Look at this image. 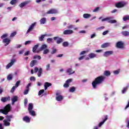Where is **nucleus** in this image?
<instances>
[{"label":"nucleus","instance_id":"nucleus-31","mask_svg":"<svg viewBox=\"0 0 129 129\" xmlns=\"http://www.w3.org/2000/svg\"><path fill=\"white\" fill-rule=\"evenodd\" d=\"M109 46V43H105L101 45V48H106Z\"/></svg>","mask_w":129,"mask_h":129},{"label":"nucleus","instance_id":"nucleus-57","mask_svg":"<svg viewBox=\"0 0 129 129\" xmlns=\"http://www.w3.org/2000/svg\"><path fill=\"white\" fill-rule=\"evenodd\" d=\"M30 80L31 81H36V78L35 77H31Z\"/></svg>","mask_w":129,"mask_h":129},{"label":"nucleus","instance_id":"nucleus-1","mask_svg":"<svg viewBox=\"0 0 129 129\" xmlns=\"http://www.w3.org/2000/svg\"><path fill=\"white\" fill-rule=\"evenodd\" d=\"M104 80H105V77L103 76H101L97 77L92 83L93 88L94 89L96 88V87H97V85L102 84V83H103V82H104Z\"/></svg>","mask_w":129,"mask_h":129},{"label":"nucleus","instance_id":"nucleus-35","mask_svg":"<svg viewBox=\"0 0 129 129\" xmlns=\"http://www.w3.org/2000/svg\"><path fill=\"white\" fill-rule=\"evenodd\" d=\"M76 89L75 88V87H72L70 88L69 92L73 93V92H74V91H75Z\"/></svg>","mask_w":129,"mask_h":129},{"label":"nucleus","instance_id":"nucleus-43","mask_svg":"<svg viewBox=\"0 0 129 129\" xmlns=\"http://www.w3.org/2000/svg\"><path fill=\"white\" fill-rule=\"evenodd\" d=\"M16 4H17V0H12L10 2V4L14 5H16Z\"/></svg>","mask_w":129,"mask_h":129},{"label":"nucleus","instance_id":"nucleus-46","mask_svg":"<svg viewBox=\"0 0 129 129\" xmlns=\"http://www.w3.org/2000/svg\"><path fill=\"white\" fill-rule=\"evenodd\" d=\"M52 41H53V39L51 38H47V42L48 44H50V43H52Z\"/></svg>","mask_w":129,"mask_h":129},{"label":"nucleus","instance_id":"nucleus-4","mask_svg":"<svg viewBox=\"0 0 129 129\" xmlns=\"http://www.w3.org/2000/svg\"><path fill=\"white\" fill-rule=\"evenodd\" d=\"M127 5V3H126L125 2L123 1H120L115 4V7L116 8H117L118 9H121V8H123L125 7Z\"/></svg>","mask_w":129,"mask_h":129},{"label":"nucleus","instance_id":"nucleus-14","mask_svg":"<svg viewBox=\"0 0 129 129\" xmlns=\"http://www.w3.org/2000/svg\"><path fill=\"white\" fill-rule=\"evenodd\" d=\"M54 40H57V39H58V40L56 41V43L57 44H61V43H62V42H63V39L62 38H58V37H54L53 38Z\"/></svg>","mask_w":129,"mask_h":129},{"label":"nucleus","instance_id":"nucleus-17","mask_svg":"<svg viewBox=\"0 0 129 129\" xmlns=\"http://www.w3.org/2000/svg\"><path fill=\"white\" fill-rule=\"evenodd\" d=\"M29 1H25L24 2H23L19 5V7L20 8H24V7H26V6H27V5L29 4Z\"/></svg>","mask_w":129,"mask_h":129},{"label":"nucleus","instance_id":"nucleus-60","mask_svg":"<svg viewBox=\"0 0 129 129\" xmlns=\"http://www.w3.org/2000/svg\"><path fill=\"white\" fill-rule=\"evenodd\" d=\"M30 54V51H27L25 53H24V56H29Z\"/></svg>","mask_w":129,"mask_h":129},{"label":"nucleus","instance_id":"nucleus-7","mask_svg":"<svg viewBox=\"0 0 129 129\" xmlns=\"http://www.w3.org/2000/svg\"><path fill=\"white\" fill-rule=\"evenodd\" d=\"M56 95V100H57V101H61V100H63V96L60 95V93L57 92Z\"/></svg>","mask_w":129,"mask_h":129},{"label":"nucleus","instance_id":"nucleus-48","mask_svg":"<svg viewBox=\"0 0 129 129\" xmlns=\"http://www.w3.org/2000/svg\"><path fill=\"white\" fill-rule=\"evenodd\" d=\"M108 23H109L110 24H114V23H116V20H109L108 21Z\"/></svg>","mask_w":129,"mask_h":129},{"label":"nucleus","instance_id":"nucleus-53","mask_svg":"<svg viewBox=\"0 0 129 129\" xmlns=\"http://www.w3.org/2000/svg\"><path fill=\"white\" fill-rule=\"evenodd\" d=\"M109 32V31H108V30L105 31L103 32L102 35L103 36H105V35H107V34H108Z\"/></svg>","mask_w":129,"mask_h":129},{"label":"nucleus","instance_id":"nucleus-55","mask_svg":"<svg viewBox=\"0 0 129 129\" xmlns=\"http://www.w3.org/2000/svg\"><path fill=\"white\" fill-rule=\"evenodd\" d=\"M28 93H29V89L25 90L24 92V95H27V94H28Z\"/></svg>","mask_w":129,"mask_h":129},{"label":"nucleus","instance_id":"nucleus-32","mask_svg":"<svg viewBox=\"0 0 129 129\" xmlns=\"http://www.w3.org/2000/svg\"><path fill=\"white\" fill-rule=\"evenodd\" d=\"M104 75H105V76H110V72L109 71H104Z\"/></svg>","mask_w":129,"mask_h":129},{"label":"nucleus","instance_id":"nucleus-54","mask_svg":"<svg viewBox=\"0 0 129 129\" xmlns=\"http://www.w3.org/2000/svg\"><path fill=\"white\" fill-rule=\"evenodd\" d=\"M8 37V34H5L1 36V39H5V38H7Z\"/></svg>","mask_w":129,"mask_h":129},{"label":"nucleus","instance_id":"nucleus-56","mask_svg":"<svg viewBox=\"0 0 129 129\" xmlns=\"http://www.w3.org/2000/svg\"><path fill=\"white\" fill-rule=\"evenodd\" d=\"M16 35H17V32H14L11 33L10 37H15V36H16Z\"/></svg>","mask_w":129,"mask_h":129},{"label":"nucleus","instance_id":"nucleus-38","mask_svg":"<svg viewBox=\"0 0 129 129\" xmlns=\"http://www.w3.org/2000/svg\"><path fill=\"white\" fill-rule=\"evenodd\" d=\"M69 45V43H68V42L67 41H64L63 43H62V46L63 47H67Z\"/></svg>","mask_w":129,"mask_h":129},{"label":"nucleus","instance_id":"nucleus-63","mask_svg":"<svg viewBox=\"0 0 129 129\" xmlns=\"http://www.w3.org/2000/svg\"><path fill=\"white\" fill-rule=\"evenodd\" d=\"M38 71H39V68L36 67L34 69V72L35 73H37V72H38Z\"/></svg>","mask_w":129,"mask_h":129},{"label":"nucleus","instance_id":"nucleus-15","mask_svg":"<svg viewBox=\"0 0 129 129\" xmlns=\"http://www.w3.org/2000/svg\"><path fill=\"white\" fill-rule=\"evenodd\" d=\"M124 44L121 41H118L116 43V47L117 48H123Z\"/></svg>","mask_w":129,"mask_h":129},{"label":"nucleus","instance_id":"nucleus-19","mask_svg":"<svg viewBox=\"0 0 129 129\" xmlns=\"http://www.w3.org/2000/svg\"><path fill=\"white\" fill-rule=\"evenodd\" d=\"M88 56L90 59H93V58H96V56H97V55L94 53H90Z\"/></svg>","mask_w":129,"mask_h":129},{"label":"nucleus","instance_id":"nucleus-30","mask_svg":"<svg viewBox=\"0 0 129 129\" xmlns=\"http://www.w3.org/2000/svg\"><path fill=\"white\" fill-rule=\"evenodd\" d=\"M90 17H91V15L89 14H84L83 15V18H84V19H89Z\"/></svg>","mask_w":129,"mask_h":129},{"label":"nucleus","instance_id":"nucleus-5","mask_svg":"<svg viewBox=\"0 0 129 129\" xmlns=\"http://www.w3.org/2000/svg\"><path fill=\"white\" fill-rule=\"evenodd\" d=\"M71 82H72V79H69L67 80L65 83L63 84V87L64 88H68V87L70 86V83H71Z\"/></svg>","mask_w":129,"mask_h":129},{"label":"nucleus","instance_id":"nucleus-21","mask_svg":"<svg viewBox=\"0 0 129 129\" xmlns=\"http://www.w3.org/2000/svg\"><path fill=\"white\" fill-rule=\"evenodd\" d=\"M39 48V44L35 45L32 48V51L33 53H39V51H37V49Z\"/></svg>","mask_w":129,"mask_h":129},{"label":"nucleus","instance_id":"nucleus-47","mask_svg":"<svg viewBox=\"0 0 129 129\" xmlns=\"http://www.w3.org/2000/svg\"><path fill=\"white\" fill-rule=\"evenodd\" d=\"M90 51V49H88V50H87V51H82V52L80 53V55H84V54H86V53L87 52H89Z\"/></svg>","mask_w":129,"mask_h":129},{"label":"nucleus","instance_id":"nucleus-40","mask_svg":"<svg viewBox=\"0 0 129 129\" xmlns=\"http://www.w3.org/2000/svg\"><path fill=\"white\" fill-rule=\"evenodd\" d=\"M16 88H17V87L15 86H14L12 88L11 90V93H14V92H15V91L16 90Z\"/></svg>","mask_w":129,"mask_h":129},{"label":"nucleus","instance_id":"nucleus-28","mask_svg":"<svg viewBox=\"0 0 129 129\" xmlns=\"http://www.w3.org/2000/svg\"><path fill=\"white\" fill-rule=\"evenodd\" d=\"M33 107H34V106L33 105V104L32 103H30L28 105V111L30 110H33Z\"/></svg>","mask_w":129,"mask_h":129},{"label":"nucleus","instance_id":"nucleus-42","mask_svg":"<svg viewBox=\"0 0 129 129\" xmlns=\"http://www.w3.org/2000/svg\"><path fill=\"white\" fill-rule=\"evenodd\" d=\"M7 79L9 81H11V80L13 79V76H12V75H8V76L7 77Z\"/></svg>","mask_w":129,"mask_h":129},{"label":"nucleus","instance_id":"nucleus-2","mask_svg":"<svg viewBox=\"0 0 129 129\" xmlns=\"http://www.w3.org/2000/svg\"><path fill=\"white\" fill-rule=\"evenodd\" d=\"M11 109H12L11 104H8L3 109H0V112L1 113H3V114L7 115V114H9L10 111H11Z\"/></svg>","mask_w":129,"mask_h":129},{"label":"nucleus","instance_id":"nucleus-52","mask_svg":"<svg viewBox=\"0 0 129 129\" xmlns=\"http://www.w3.org/2000/svg\"><path fill=\"white\" fill-rule=\"evenodd\" d=\"M99 7H96L94 10H93V12L94 13H96V12H98L99 11Z\"/></svg>","mask_w":129,"mask_h":129},{"label":"nucleus","instance_id":"nucleus-10","mask_svg":"<svg viewBox=\"0 0 129 129\" xmlns=\"http://www.w3.org/2000/svg\"><path fill=\"white\" fill-rule=\"evenodd\" d=\"M113 54V51L112 50L105 51L104 54V57H108V56L110 55H112Z\"/></svg>","mask_w":129,"mask_h":129},{"label":"nucleus","instance_id":"nucleus-50","mask_svg":"<svg viewBox=\"0 0 129 129\" xmlns=\"http://www.w3.org/2000/svg\"><path fill=\"white\" fill-rule=\"evenodd\" d=\"M31 43H32V41L31 40L27 41L25 42L24 45H30V44H31Z\"/></svg>","mask_w":129,"mask_h":129},{"label":"nucleus","instance_id":"nucleus-16","mask_svg":"<svg viewBox=\"0 0 129 129\" xmlns=\"http://www.w3.org/2000/svg\"><path fill=\"white\" fill-rule=\"evenodd\" d=\"M23 121H25V122L29 123L31 121V118H30L29 116L26 115L23 118Z\"/></svg>","mask_w":129,"mask_h":129},{"label":"nucleus","instance_id":"nucleus-12","mask_svg":"<svg viewBox=\"0 0 129 129\" xmlns=\"http://www.w3.org/2000/svg\"><path fill=\"white\" fill-rule=\"evenodd\" d=\"M63 35H71L73 34V30H66L63 32Z\"/></svg>","mask_w":129,"mask_h":129},{"label":"nucleus","instance_id":"nucleus-9","mask_svg":"<svg viewBox=\"0 0 129 129\" xmlns=\"http://www.w3.org/2000/svg\"><path fill=\"white\" fill-rule=\"evenodd\" d=\"M36 24L37 23L36 22H34L32 25H30V26L29 27V28L27 31V34L30 33V32H31V31H33V29H34V28H35V26H36Z\"/></svg>","mask_w":129,"mask_h":129},{"label":"nucleus","instance_id":"nucleus-23","mask_svg":"<svg viewBox=\"0 0 129 129\" xmlns=\"http://www.w3.org/2000/svg\"><path fill=\"white\" fill-rule=\"evenodd\" d=\"M18 101V96H14L12 98V104H15V102H17Z\"/></svg>","mask_w":129,"mask_h":129},{"label":"nucleus","instance_id":"nucleus-18","mask_svg":"<svg viewBox=\"0 0 129 129\" xmlns=\"http://www.w3.org/2000/svg\"><path fill=\"white\" fill-rule=\"evenodd\" d=\"M3 43H5V46H8L11 43V40L9 38H5L3 40Z\"/></svg>","mask_w":129,"mask_h":129},{"label":"nucleus","instance_id":"nucleus-20","mask_svg":"<svg viewBox=\"0 0 129 129\" xmlns=\"http://www.w3.org/2000/svg\"><path fill=\"white\" fill-rule=\"evenodd\" d=\"M50 86H52V84L49 82H45L44 83V90H47V89H48V87H50Z\"/></svg>","mask_w":129,"mask_h":129},{"label":"nucleus","instance_id":"nucleus-13","mask_svg":"<svg viewBox=\"0 0 129 129\" xmlns=\"http://www.w3.org/2000/svg\"><path fill=\"white\" fill-rule=\"evenodd\" d=\"M108 119V116L107 115L105 116V118L102 121L100 122L99 123V126L100 127L103 123H104L105 122H106Z\"/></svg>","mask_w":129,"mask_h":129},{"label":"nucleus","instance_id":"nucleus-64","mask_svg":"<svg viewBox=\"0 0 129 129\" xmlns=\"http://www.w3.org/2000/svg\"><path fill=\"white\" fill-rule=\"evenodd\" d=\"M24 51H25V50H24V49H22V50L19 51L20 55H22V54H23V53H24Z\"/></svg>","mask_w":129,"mask_h":129},{"label":"nucleus","instance_id":"nucleus-3","mask_svg":"<svg viewBox=\"0 0 129 129\" xmlns=\"http://www.w3.org/2000/svg\"><path fill=\"white\" fill-rule=\"evenodd\" d=\"M47 47H48V46L47 45L42 44L39 49V51H43V50H44L43 52V54H48V53L50 52V50H49V49H47Z\"/></svg>","mask_w":129,"mask_h":129},{"label":"nucleus","instance_id":"nucleus-59","mask_svg":"<svg viewBox=\"0 0 129 129\" xmlns=\"http://www.w3.org/2000/svg\"><path fill=\"white\" fill-rule=\"evenodd\" d=\"M85 57V55H82L79 58V60L80 61H81V60H83V59H84Z\"/></svg>","mask_w":129,"mask_h":129},{"label":"nucleus","instance_id":"nucleus-44","mask_svg":"<svg viewBox=\"0 0 129 129\" xmlns=\"http://www.w3.org/2000/svg\"><path fill=\"white\" fill-rule=\"evenodd\" d=\"M38 59V60H40V59H41L42 57H41V56L40 55H34L33 57V59Z\"/></svg>","mask_w":129,"mask_h":129},{"label":"nucleus","instance_id":"nucleus-61","mask_svg":"<svg viewBox=\"0 0 129 129\" xmlns=\"http://www.w3.org/2000/svg\"><path fill=\"white\" fill-rule=\"evenodd\" d=\"M57 52V49H54L52 50V51L51 52V54H55Z\"/></svg>","mask_w":129,"mask_h":129},{"label":"nucleus","instance_id":"nucleus-41","mask_svg":"<svg viewBox=\"0 0 129 129\" xmlns=\"http://www.w3.org/2000/svg\"><path fill=\"white\" fill-rule=\"evenodd\" d=\"M127 88H128V86H127L126 87L124 88L122 91V93H125V92L127 90Z\"/></svg>","mask_w":129,"mask_h":129},{"label":"nucleus","instance_id":"nucleus-45","mask_svg":"<svg viewBox=\"0 0 129 129\" xmlns=\"http://www.w3.org/2000/svg\"><path fill=\"white\" fill-rule=\"evenodd\" d=\"M119 72H120V71L119 70H115L113 72L114 74L115 75H117V74H119Z\"/></svg>","mask_w":129,"mask_h":129},{"label":"nucleus","instance_id":"nucleus-8","mask_svg":"<svg viewBox=\"0 0 129 129\" xmlns=\"http://www.w3.org/2000/svg\"><path fill=\"white\" fill-rule=\"evenodd\" d=\"M16 62V59H11V62L6 66V69H9L14 65V63Z\"/></svg>","mask_w":129,"mask_h":129},{"label":"nucleus","instance_id":"nucleus-6","mask_svg":"<svg viewBox=\"0 0 129 129\" xmlns=\"http://www.w3.org/2000/svg\"><path fill=\"white\" fill-rule=\"evenodd\" d=\"M46 14L47 15H50V14L53 15L54 14H58V11H57L56 9H50L49 11H48L46 13Z\"/></svg>","mask_w":129,"mask_h":129},{"label":"nucleus","instance_id":"nucleus-58","mask_svg":"<svg viewBox=\"0 0 129 129\" xmlns=\"http://www.w3.org/2000/svg\"><path fill=\"white\" fill-rule=\"evenodd\" d=\"M27 104H28V99H24V105H25V106H27Z\"/></svg>","mask_w":129,"mask_h":129},{"label":"nucleus","instance_id":"nucleus-11","mask_svg":"<svg viewBox=\"0 0 129 129\" xmlns=\"http://www.w3.org/2000/svg\"><path fill=\"white\" fill-rule=\"evenodd\" d=\"M6 119L5 120H7V121H9V122L12 121V118H14V116L13 115H7L5 116Z\"/></svg>","mask_w":129,"mask_h":129},{"label":"nucleus","instance_id":"nucleus-24","mask_svg":"<svg viewBox=\"0 0 129 129\" xmlns=\"http://www.w3.org/2000/svg\"><path fill=\"white\" fill-rule=\"evenodd\" d=\"M37 62L38 61L36 60H32L30 64V67H34V66H35V65H36V64H37Z\"/></svg>","mask_w":129,"mask_h":129},{"label":"nucleus","instance_id":"nucleus-36","mask_svg":"<svg viewBox=\"0 0 129 129\" xmlns=\"http://www.w3.org/2000/svg\"><path fill=\"white\" fill-rule=\"evenodd\" d=\"M123 20L125 22L126 21H129V16H126L123 18Z\"/></svg>","mask_w":129,"mask_h":129},{"label":"nucleus","instance_id":"nucleus-34","mask_svg":"<svg viewBox=\"0 0 129 129\" xmlns=\"http://www.w3.org/2000/svg\"><path fill=\"white\" fill-rule=\"evenodd\" d=\"M29 112L31 115H32L33 116H35L36 115V113H35L34 111L33 110H31L29 111Z\"/></svg>","mask_w":129,"mask_h":129},{"label":"nucleus","instance_id":"nucleus-62","mask_svg":"<svg viewBox=\"0 0 129 129\" xmlns=\"http://www.w3.org/2000/svg\"><path fill=\"white\" fill-rule=\"evenodd\" d=\"M46 70L47 71H49V70H50V64H48L46 66Z\"/></svg>","mask_w":129,"mask_h":129},{"label":"nucleus","instance_id":"nucleus-25","mask_svg":"<svg viewBox=\"0 0 129 129\" xmlns=\"http://www.w3.org/2000/svg\"><path fill=\"white\" fill-rule=\"evenodd\" d=\"M67 73H69V75H71V74H74V73H75V71H73L72 70V69L69 68L67 71Z\"/></svg>","mask_w":129,"mask_h":129},{"label":"nucleus","instance_id":"nucleus-29","mask_svg":"<svg viewBox=\"0 0 129 129\" xmlns=\"http://www.w3.org/2000/svg\"><path fill=\"white\" fill-rule=\"evenodd\" d=\"M40 22L41 25H43L45 24V23H46V18H42L41 19H40Z\"/></svg>","mask_w":129,"mask_h":129},{"label":"nucleus","instance_id":"nucleus-39","mask_svg":"<svg viewBox=\"0 0 129 129\" xmlns=\"http://www.w3.org/2000/svg\"><path fill=\"white\" fill-rule=\"evenodd\" d=\"M45 92V90L42 89V90H40L39 92H38V95H42V94H43V93Z\"/></svg>","mask_w":129,"mask_h":129},{"label":"nucleus","instance_id":"nucleus-22","mask_svg":"<svg viewBox=\"0 0 129 129\" xmlns=\"http://www.w3.org/2000/svg\"><path fill=\"white\" fill-rule=\"evenodd\" d=\"M10 99H11V97H10V96L7 97H2L1 99V101H2V102H7V101H8V100H10Z\"/></svg>","mask_w":129,"mask_h":129},{"label":"nucleus","instance_id":"nucleus-51","mask_svg":"<svg viewBox=\"0 0 129 129\" xmlns=\"http://www.w3.org/2000/svg\"><path fill=\"white\" fill-rule=\"evenodd\" d=\"M20 83H21V81H18L15 84V87L16 88L18 87Z\"/></svg>","mask_w":129,"mask_h":129},{"label":"nucleus","instance_id":"nucleus-27","mask_svg":"<svg viewBox=\"0 0 129 129\" xmlns=\"http://www.w3.org/2000/svg\"><path fill=\"white\" fill-rule=\"evenodd\" d=\"M121 34L123 36H124L125 37H127V36H129V32L127 31H124L121 32Z\"/></svg>","mask_w":129,"mask_h":129},{"label":"nucleus","instance_id":"nucleus-26","mask_svg":"<svg viewBox=\"0 0 129 129\" xmlns=\"http://www.w3.org/2000/svg\"><path fill=\"white\" fill-rule=\"evenodd\" d=\"M3 122L4 123V125H5V126H10L11 125V123L10 122H9V121L4 120Z\"/></svg>","mask_w":129,"mask_h":129},{"label":"nucleus","instance_id":"nucleus-33","mask_svg":"<svg viewBox=\"0 0 129 129\" xmlns=\"http://www.w3.org/2000/svg\"><path fill=\"white\" fill-rule=\"evenodd\" d=\"M42 68L39 69V70H38V77H41V75H42Z\"/></svg>","mask_w":129,"mask_h":129},{"label":"nucleus","instance_id":"nucleus-37","mask_svg":"<svg viewBox=\"0 0 129 129\" xmlns=\"http://www.w3.org/2000/svg\"><path fill=\"white\" fill-rule=\"evenodd\" d=\"M111 20V18L110 17H107L106 18H104L102 19V22H105V21H109Z\"/></svg>","mask_w":129,"mask_h":129},{"label":"nucleus","instance_id":"nucleus-49","mask_svg":"<svg viewBox=\"0 0 129 129\" xmlns=\"http://www.w3.org/2000/svg\"><path fill=\"white\" fill-rule=\"evenodd\" d=\"M45 35H41V37H39V40L41 41H43L44 38H45Z\"/></svg>","mask_w":129,"mask_h":129}]
</instances>
